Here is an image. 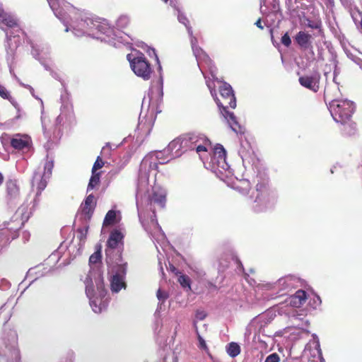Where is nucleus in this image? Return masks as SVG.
Masks as SVG:
<instances>
[{"label": "nucleus", "mask_w": 362, "mask_h": 362, "mask_svg": "<svg viewBox=\"0 0 362 362\" xmlns=\"http://www.w3.org/2000/svg\"><path fill=\"white\" fill-rule=\"evenodd\" d=\"M257 194L253 203L250 206L252 211L255 214L264 212L272 206L276 199L274 192L271 189L269 181L264 178H260L255 186Z\"/></svg>", "instance_id": "nucleus-1"}, {"label": "nucleus", "mask_w": 362, "mask_h": 362, "mask_svg": "<svg viewBox=\"0 0 362 362\" xmlns=\"http://www.w3.org/2000/svg\"><path fill=\"white\" fill-rule=\"evenodd\" d=\"M219 97L216 98V102L221 114L230 123L232 129L235 131L233 124H237L235 117L233 112L228 110V108L234 109L236 107V99L231 86L223 83L219 87Z\"/></svg>", "instance_id": "nucleus-2"}, {"label": "nucleus", "mask_w": 362, "mask_h": 362, "mask_svg": "<svg viewBox=\"0 0 362 362\" xmlns=\"http://www.w3.org/2000/svg\"><path fill=\"white\" fill-rule=\"evenodd\" d=\"M329 109L333 119L341 124L349 121L355 110L354 103L348 100H331Z\"/></svg>", "instance_id": "nucleus-3"}, {"label": "nucleus", "mask_w": 362, "mask_h": 362, "mask_svg": "<svg viewBox=\"0 0 362 362\" xmlns=\"http://www.w3.org/2000/svg\"><path fill=\"white\" fill-rule=\"evenodd\" d=\"M195 134L187 133L182 134L170 142L167 151L170 153L172 157H179L184 152L192 150Z\"/></svg>", "instance_id": "nucleus-4"}, {"label": "nucleus", "mask_w": 362, "mask_h": 362, "mask_svg": "<svg viewBox=\"0 0 362 362\" xmlns=\"http://www.w3.org/2000/svg\"><path fill=\"white\" fill-rule=\"evenodd\" d=\"M127 59L130 62L132 71L136 75L144 80H148L151 78L152 69L149 62L143 53L137 52L132 59L131 54H128Z\"/></svg>", "instance_id": "nucleus-5"}, {"label": "nucleus", "mask_w": 362, "mask_h": 362, "mask_svg": "<svg viewBox=\"0 0 362 362\" xmlns=\"http://www.w3.org/2000/svg\"><path fill=\"white\" fill-rule=\"evenodd\" d=\"M124 238V234L121 229L115 228L110 232L105 250L107 259L111 256L114 250L123 248Z\"/></svg>", "instance_id": "nucleus-6"}, {"label": "nucleus", "mask_w": 362, "mask_h": 362, "mask_svg": "<svg viewBox=\"0 0 362 362\" xmlns=\"http://www.w3.org/2000/svg\"><path fill=\"white\" fill-rule=\"evenodd\" d=\"M53 168L54 161L52 160H47L44 165V172L42 175H40L38 173H35L33 177L32 185L33 186H36L37 193H41V192L47 187V180L51 177Z\"/></svg>", "instance_id": "nucleus-7"}, {"label": "nucleus", "mask_w": 362, "mask_h": 362, "mask_svg": "<svg viewBox=\"0 0 362 362\" xmlns=\"http://www.w3.org/2000/svg\"><path fill=\"white\" fill-rule=\"evenodd\" d=\"M160 154L161 153H153L146 156L141 162L140 171L148 176L153 170L158 172V165L168 163V161H160Z\"/></svg>", "instance_id": "nucleus-8"}, {"label": "nucleus", "mask_w": 362, "mask_h": 362, "mask_svg": "<svg viewBox=\"0 0 362 362\" xmlns=\"http://www.w3.org/2000/svg\"><path fill=\"white\" fill-rule=\"evenodd\" d=\"M187 32L190 35V43L193 53L198 62V63H204L207 66L212 64V60L209 55L198 45L197 38L193 35V32L191 27H187Z\"/></svg>", "instance_id": "nucleus-9"}, {"label": "nucleus", "mask_w": 362, "mask_h": 362, "mask_svg": "<svg viewBox=\"0 0 362 362\" xmlns=\"http://www.w3.org/2000/svg\"><path fill=\"white\" fill-rule=\"evenodd\" d=\"M320 74L318 72L312 75H304L298 78L299 83L304 88H308L314 93L320 89Z\"/></svg>", "instance_id": "nucleus-10"}, {"label": "nucleus", "mask_w": 362, "mask_h": 362, "mask_svg": "<svg viewBox=\"0 0 362 362\" xmlns=\"http://www.w3.org/2000/svg\"><path fill=\"white\" fill-rule=\"evenodd\" d=\"M126 265L120 264L118 267V273L115 274L111 280V289L113 292H119L122 288L126 287L123 276L126 274Z\"/></svg>", "instance_id": "nucleus-11"}, {"label": "nucleus", "mask_w": 362, "mask_h": 362, "mask_svg": "<svg viewBox=\"0 0 362 362\" xmlns=\"http://www.w3.org/2000/svg\"><path fill=\"white\" fill-rule=\"evenodd\" d=\"M210 140L204 136L195 134L194 141L192 146V150L195 149L197 153L201 157L202 152H207L208 148L211 146Z\"/></svg>", "instance_id": "nucleus-12"}, {"label": "nucleus", "mask_w": 362, "mask_h": 362, "mask_svg": "<svg viewBox=\"0 0 362 362\" xmlns=\"http://www.w3.org/2000/svg\"><path fill=\"white\" fill-rule=\"evenodd\" d=\"M312 35L305 31H299L294 37L295 42L303 49L312 48Z\"/></svg>", "instance_id": "nucleus-13"}, {"label": "nucleus", "mask_w": 362, "mask_h": 362, "mask_svg": "<svg viewBox=\"0 0 362 362\" xmlns=\"http://www.w3.org/2000/svg\"><path fill=\"white\" fill-rule=\"evenodd\" d=\"M30 138L26 135L16 134L11 139V146L16 150H23L28 147Z\"/></svg>", "instance_id": "nucleus-14"}, {"label": "nucleus", "mask_w": 362, "mask_h": 362, "mask_svg": "<svg viewBox=\"0 0 362 362\" xmlns=\"http://www.w3.org/2000/svg\"><path fill=\"white\" fill-rule=\"evenodd\" d=\"M151 202L160 208H164L166 203L165 191L160 188L153 189L151 197Z\"/></svg>", "instance_id": "nucleus-15"}, {"label": "nucleus", "mask_w": 362, "mask_h": 362, "mask_svg": "<svg viewBox=\"0 0 362 362\" xmlns=\"http://www.w3.org/2000/svg\"><path fill=\"white\" fill-rule=\"evenodd\" d=\"M214 159H217L218 166L225 168L226 165V151L223 146L221 144H216L214 148Z\"/></svg>", "instance_id": "nucleus-16"}, {"label": "nucleus", "mask_w": 362, "mask_h": 362, "mask_svg": "<svg viewBox=\"0 0 362 362\" xmlns=\"http://www.w3.org/2000/svg\"><path fill=\"white\" fill-rule=\"evenodd\" d=\"M306 300V292L299 289L289 298V303L293 307L299 308L305 303Z\"/></svg>", "instance_id": "nucleus-17"}, {"label": "nucleus", "mask_w": 362, "mask_h": 362, "mask_svg": "<svg viewBox=\"0 0 362 362\" xmlns=\"http://www.w3.org/2000/svg\"><path fill=\"white\" fill-rule=\"evenodd\" d=\"M95 205V197L93 194H89L83 204L82 213L90 218L94 211Z\"/></svg>", "instance_id": "nucleus-18"}, {"label": "nucleus", "mask_w": 362, "mask_h": 362, "mask_svg": "<svg viewBox=\"0 0 362 362\" xmlns=\"http://www.w3.org/2000/svg\"><path fill=\"white\" fill-rule=\"evenodd\" d=\"M0 21L8 28H15L18 26L17 21L11 15L2 13H0Z\"/></svg>", "instance_id": "nucleus-19"}, {"label": "nucleus", "mask_w": 362, "mask_h": 362, "mask_svg": "<svg viewBox=\"0 0 362 362\" xmlns=\"http://www.w3.org/2000/svg\"><path fill=\"white\" fill-rule=\"evenodd\" d=\"M92 175L90 178L87 191H90L93 189L95 187L98 186L100 182V173L91 171Z\"/></svg>", "instance_id": "nucleus-20"}, {"label": "nucleus", "mask_w": 362, "mask_h": 362, "mask_svg": "<svg viewBox=\"0 0 362 362\" xmlns=\"http://www.w3.org/2000/svg\"><path fill=\"white\" fill-rule=\"evenodd\" d=\"M226 351L228 354L232 357L235 358L240 353V347L235 342H230L228 344L226 347Z\"/></svg>", "instance_id": "nucleus-21"}, {"label": "nucleus", "mask_w": 362, "mask_h": 362, "mask_svg": "<svg viewBox=\"0 0 362 362\" xmlns=\"http://www.w3.org/2000/svg\"><path fill=\"white\" fill-rule=\"evenodd\" d=\"M101 250H102V245L100 244H97L95 245V252L93 254H92L89 258L90 264H95L101 260V258H102Z\"/></svg>", "instance_id": "nucleus-22"}, {"label": "nucleus", "mask_w": 362, "mask_h": 362, "mask_svg": "<svg viewBox=\"0 0 362 362\" xmlns=\"http://www.w3.org/2000/svg\"><path fill=\"white\" fill-rule=\"evenodd\" d=\"M193 325H194V327L195 329V332H196V334H197V339H198V341H199L198 347L200 349L204 350L206 352L209 353V347L207 346L205 340L203 339V337L201 336L199 332L198 331V328H197V321L196 320L194 321Z\"/></svg>", "instance_id": "nucleus-23"}, {"label": "nucleus", "mask_w": 362, "mask_h": 362, "mask_svg": "<svg viewBox=\"0 0 362 362\" xmlns=\"http://www.w3.org/2000/svg\"><path fill=\"white\" fill-rule=\"evenodd\" d=\"M47 1L55 16L59 19H64L65 18L64 14L59 9V0H47Z\"/></svg>", "instance_id": "nucleus-24"}, {"label": "nucleus", "mask_w": 362, "mask_h": 362, "mask_svg": "<svg viewBox=\"0 0 362 362\" xmlns=\"http://www.w3.org/2000/svg\"><path fill=\"white\" fill-rule=\"evenodd\" d=\"M6 189L8 194L11 197H16L19 193V187L16 181L9 180L6 182Z\"/></svg>", "instance_id": "nucleus-25"}, {"label": "nucleus", "mask_w": 362, "mask_h": 362, "mask_svg": "<svg viewBox=\"0 0 362 362\" xmlns=\"http://www.w3.org/2000/svg\"><path fill=\"white\" fill-rule=\"evenodd\" d=\"M117 214L114 210H110L106 214L104 221L103 226H107L113 225L116 222Z\"/></svg>", "instance_id": "nucleus-26"}, {"label": "nucleus", "mask_w": 362, "mask_h": 362, "mask_svg": "<svg viewBox=\"0 0 362 362\" xmlns=\"http://www.w3.org/2000/svg\"><path fill=\"white\" fill-rule=\"evenodd\" d=\"M86 293L88 298L91 300L95 297V293L93 287V284L92 280L90 279L87 278L86 279Z\"/></svg>", "instance_id": "nucleus-27"}, {"label": "nucleus", "mask_w": 362, "mask_h": 362, "mask_svg": "<svg viewBox=\"0 0 362 362\" xmlns=\"http://www.w3.org/2000/svg\"><path fill=\"white\" fill-rule=\"evenodd\" d=\"M95 284L97 286V290L99 292L100 296H104L106 291L105 290V285H104L103 279L100 276H99L95 279Z\"/></svg>", "instance_id": "nucleus-28"}, {"label": "nucleus", "mask_w": 362, "mask_h": 362, "mask_svg": "<svg viewBox=\"0 0 362 362\" xmlns=\"http://www.w3.org/2000/svg\"><path fill=\"white\" fill-rule=\"evenodd\" d=\"M0 96L3 99L8 100L10 102L13 100V98L11 95L9 91L7 90L6 87L0 84Z\"/></svg>", "instance_id": "nucleus-29"}, {"label": "nucleus", "mask_w": 362, "mask_h": 362, "mask_svg": "<svg viewBox=\"0 0 362 362\" xmlns=\"http://www.w3.org/2000/svg\"><path fill=\"white\" fill-rule=\"evenodd\" d=\"M178 282L183 288H190V279L185 274H182L178 278Z\"/></svg>", "instance_id": "nucleus-30"}, {"label": "nucleus", "mask_w": 362, "mask_h": 362, "mask_svg": "<svg viewBox=\"0 0 362 362\" xmlns=\"http://www.w3.org/2000/svg\"><path fill=\"white\" fill-rule=\"evenodd\" d=\"M307 21V27L313 28V29H319L321 31L322 28V22L320 20L311 21L310 19H306Z\"/></svg>", "instance_id": "nucleus-31"}, {"label": "nucleus", "mask_w": 362, "mask_h": 362, "mask_svg": "<svg viewBox=\"0 0 362 362\" xmlns=\"http://www.w3.org/2000/svg\"><path fill=\"white\" fill-rule=\"evenodd\" d=\"M104 162L100 156H98L95 161L91 171L97 172L98 170L102 168L104 166Z\"/></svg>", "instance_id": "nucleus-32"}, {"label": "nucleus", "mask_w": 362, "mask_h": 362, "mask_svg": "<svg viewBox=\"0 0 362 362\" xmlns=\"http://www.w3.org/2000/svg\"><path fill=\"white\" fill-rule=\"evenodd\" d=\"M264 362H280V357L278 354L273 353L267 356Z\"/></svg>", "instance_id": "nucleus-33"}, {"label": "nucleus", "mask_w": 362, "mask_h": 362, "mask_svg": "<svg viewBox=\"0 0 362 362\" xmlns=\"http://www.w3.org/2000/svg\"><path fill=\"white\" fill-rule=\"evenodd\" d=\"M281 43L286 47L291 45V40L288 33H286L281 39Z\"/></svg>", "instance_id": "nucleus-34"}, {"label": "nucleus", "mask_w": 362, "mask_h": 362, "mask_svg": "<svg viewBox=\"0 0 362 362\" xmlns=\"http://www.w3.org/2000/svg\"><path fill=\"white\" fill-rule=\"evenodd\" d=\"M156 296L159 300H163V301L166 300L168 297V294L165 292L161 291V289H158L157 291Z\"/></svg>", "instance_id": "nucleus-35"}, {"label": "nucleus", "mask_w": 362, "mask_h": 362, "mask_svg": "<svg viewBox=\"0 0 362 362\" xmlns=\"http://www.w3.org/2000/svg\"><path fill=\"white\" fill-rule=\"evenodd\" d=\"M206 313L204 310H197L195 314V317L197 320H203L206 317Z\"/></svg>", "instance_id": "nucleus-36"}, {"label": "nucleus", "mask_w": 362, "mask_h": 362, "mask_svg": "<svg viewBox=\"0 0 362 362\" xmlns=\"http://www.w3.org/2000/svg\"><path fill=\"white\" fill-rule=\"evenodd\" d=\"M90 305L93 308V311L95 313H100L102 309L100 306L97 305L95 300H93V298H92L91 300H90Z\"/></svg>", "instance_id": "nucleus-37"}, {"label": "nucleus", "mask_w": 362, "mask_h": 362, "mask_svg": "<svg viewBox=\"0 0 362 362\" xmlns=\"http://www.w3.org/2000/svg\"><path fill=\"white\" fill-rule=\"evenodd\" d=\"M78 233H81V236L79 238V239L81 240L83 239H85L86 238V233H87V231H88V228L83 229V228H78L77 230Z\"/></svg>", "instance_id": "nucleus-38"}, {"label": "nucleus", "mask_w": 362, "mask_h": 362, "mask_svg": "<svg viewBox=\"0 0 362 362\" xmlns=\"http://www.w3.org/2000/svg\"><path fill=\"white\" fill-rule=\"evenodd\" d=\"M168 269L171 272L174 273L175 275H178L179 274H180L179 270L173 264H169Z\"/></svg>", "instance_id": "nucleus-39"}, {"label": "nucleus", "mask_w": 362, "mask_h": 362, "mask_svg": "<svg viewBox=\"0 0 362 362\" xmlns=\"http://www.w3.org/2000/svg\"><path fill=\"white\" fill-rule=\"evenodd\" d=\"M84 23H86L87 24V26H89L90 24H93V21L90 18H86V20H81V22L80 23V25H81V27L84 28L85 27L83 26V24Z\"/></svg>", "instance_id": "nucleus-40"}, {"label": "nucleus", "mask_w": 362, "mask_h": 362, "mask_svg": "<svg viewBox=\"0 0 362 362\" xmlns=\"http://www.w3.org/2000/svg\"><path fill=\"white\" fill-rule=\"evenodd\" d=\"M279 4L277 2L276 0H273V2H272V11L273 12H276L279 10Z\"/></svg>", "instance_id": "nucleus-41"}, {"label": "nucleus", "mask_w": 362, "mask_h": 362, "mask_svg": "<svg viewBox=\"0 0 362 362\" xmlns=\"http://www.w3.org/2000/svg\"><path fill=\"white\" fill-rule=\"evenodd\" d=\"M13 355H14V357H15V362H20L21 361V356H20V353L18 350H15L13 351Z\"/></svg>", "instance_id": "nucleus-42"}, {"label": "nucleus", "mask_w": 362, "mask_h": 362, "mask_svg": "<svg viewBox=\"0 0 362 362\" xmlns=\"http://www.w3.org/2000/svg\"><path fill=\"white\" fill-rule=\"evenodd\" d=\"M255 25L259 28V29L261 30H263L264 29V26L262 25V21H261V18H259L256 22H255Z\"/></svg>", "instance_id": "nucleus-43"}, {"label": "nucleus", "mask_w": 362, "mask_h": 362, "mask_svg": "<svg viewBox=\"0 0 362 362\" xmlns=\"http://www.w3.org/2000/svg\"><path fill=\"white\" fill-rule=\"evenodd\" d=\"M324 96H325V100H330L331 99V98L329 95V93H327V91L326 90H325Z\"/></svg>", "instance_id": "nucleus-44"}, {"label": "nucleus", "mask_w": 362, "mask_h": 362, "mask_svg": "<svg viewBox=\"0 0 362 362\" xmlns=\"http://www.w3.org/2000/svg\"><path fill=\"white\" fill-rule=\"evenodd\" d=\"M4 181V176L2 175L1 173H0V185Z\"/></svg>", "instance_id": "nucleus-45"}, {"label": "nucleus", "mask_w": 362, "mask_h": 362, "mask_svg": "<svg viewBox=\"0 0 362 362\" xmlns=\"http://www.w3.org/2000/svg\"><path fill=\"white\" fill-rule=\"evenodd\" d=\"M328 1V3L331 5H333L334 4V0H327Z\"/></svg>", "instance_id": "nucleus-46"}, {"label": "nucleus", "mask_w": 362, "mask_h": 362, "mask_svg": "<svg viewBox=\"0 0 362 362\" xmlns=\"http://www.w3.org/2000/svg\"><path fill=\"white\" fill-rule=\"evenodd\" d=\"M126 20H127V18H124H124H119V21H126Z\"/></svg>", "instance_id": "nucleus-47"}, {"label": "nucleus", "mask_w": 362, "mask_h": 362, "mask_svg": "<svg viewBox=\"0 0 362 362\" xmlns=\"http://www.w3.org/2000/svg\"><path fill=\"white\" fill-rule=\"evenodd\" d=\"M204 327L205 328V329L206 330L207 329V327H208V325L206 324H204Z\"/></svg>", "instance_id": "nucleus-48"}, {"label": "nucleus", "mask_w": 362, "mask_h": 362, "mask_svg": "<svg viewBox=\"0 0 362 362\" xmlns=\"http://www.w3.org/2000/svg\"><path fill=\"white\" fill-rule=\"evenodd\" d=\"M361 30H362V20L361 21Z\"/></svg>", "instance_id": "nucleus-49"}, {"label": "nucleus", "mask_w": 362, "mask_h": 362, "mask_svg": "<svg viewBox=\"0 0 362 362\" xmlns=\"http://www.w3.org/2000/svg\"><path fill=\"white\" fill-rule=\"evenodd\" d=\"M240 267L243 268V264H242V263H241V262H240Z\"/></svg>", "instance_id": "nucleus-50"}]
</instances>
